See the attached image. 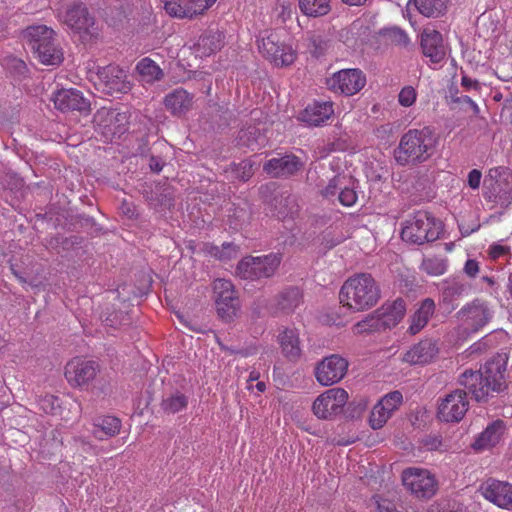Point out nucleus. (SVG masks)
<instances>
[{
	"label": "nucleus",
	"mask_w": 512,
	"mask_h": 512,
	"mask_svg": "<svg viewBox=\"0 0 512 512\" xmlns=\"http://www.w3.org/2000/svg\"><path fill=\"white\" fill-rule=\"evenodd\" d=\"M507 359L506 354H496L479 371H464L458 382L477 402L486 401L492 393L505 389Z\"/></svg>",
	"instance_id": "obj_1"
},
{
	"label": "nucleus",
	"mask_w": 512,
	"mask_h": 512,
	"mask_svg": "<svg viewBox=\"0 0 512 512\" xmlns=\"http://www.w3.org/2000/svg\"><path fill=\"white\" fill-rule=\"evenodd\" d=\"M340 302L353 312H362L374 307L381 298V289L369 273L350 276L342 285Z\"/></svg>",
	"instance_id": "obj_2"
},
{
	"label": "nucleus",
	"mask_w": 512,
	"mask_h": 512,
	"mask_svg": "<svg viewBox=\"0 0 512 512\" xmlns=\"http://www.w3.org/2000/svg\"><path fill=\"white\" fill-rule=\"evenodd\" d=\"M435 144V137L429 128L410 129L401 137L394 158L403 166L424 162L433 154Z\"/></svg>",
	"instance_id": "obj_3"
},
{
	"label": "nucleus",
	"mask_w": 512,
	"mask_h": 512,
	"mask_svg": "<svg viewBox=\"0 0 512 512\" xmlns=\"http://www.w3.org/2000/svg\"><path fill=\"white\" fill-rule=\"evenodd\" d=\"M22 37L36 58L46 65H58L62 51L55 42V31L46 25H32L22 32Z\"/></svg>",
	"instance_id": "obj_4"
},
{
	"label": "nucleus",
	"mask_w": 512,
	"mask_h": 512,
	"mask_svg": "<svg viewBox=\"0 0 512 512\" xmlns=\"http://www.w3.org/2000/svg\"><path fill=\"white\" fill-rule=\"evenodd\" d=\"M442 223L427 211H417L406 221L401 237L404 241L423 245L440 237Z\"/></svg>",
	"instance_id": "obj_5"
},
{
	"label": "nucleus",
	"mask_w": 512,
	"mask_h": 512,
	"mask_svg": "<svg viewBox=\"0 0 512 512\" xmlns=\"http://www.w3.org/2000/svg\"><path fill=\"white\" fill-rule=\"evenodd\" d=\"M483 197L486 201L508 206L512 201V173L506 167L489 169L483 182Z\"/></svg>",
	"instance_id": "obj_6"
},
{
	"label": "nucleus",
	"mask_w": 512,
	"mask_h": 512,
	"mask_svg": "<svg viewBox=\"0 0 512 512\" xmlns=\"http://www.w3.org/2000/svg\"><path fill=\"white\" fill-rule=\"evenodd\" d=\"M94 85L99 92L115 98L127 94L133 86L127 71L113 64L97 68Z\"/></svg>",
	"instance_id": "obj_7"
},
{
	"label": "nucleus",
	"mask_w": 512,
	"mask_h": 512,
	"mask_svg": "<svg viewBox=\"0 0 512 512\" xmlns=\"http://www.w3.org/2000/svg\"><path fill=\"white\" fill-rule=\"evenodd\" d=\"M401 478L406 490L420 499L431 498L438 488L435 476L427 469L407 468L403 470Z\"/></svg>",
	"instance_id": "obj_8"
},
{
	"label": "nucleus",
	"mask_w": 512,
	"mask_h": 512,
	"mask_svg": "<svg viewBox=\"0 0 512 512\" xmlns=\"http://www.w3.org/2000/svg\"><path fill=\"white\" fill-rule=\"evenodd\" d=\"M258 48L266 59L278 67L289 66L296 59L295 51L280 41L277 32L265 31L259 40Z\"/></svg>",
	"instance_id": "obj_9"
},
{
	"label": "nucleus",
	"mask_w": 512,
	"mask_h": 512,
	"mask_svg": "<svg viewBox=\"0 0 512 512\" xmlns=\"http://www.w3.org/2000/svg\"><path fill=\"white\" fill-rule=\"evenodd\" d=\"M281 257L269 254L261 257H246L237 265V274L243 279L259 280L271 277L280 265Z\"/></svg>",
	"instance_id": "obj_10"
},
{
	"label": "nucleus",
	"mask_w": 512,
	"mask_h": 512,
	"mask_svg": "<svg viewBox=\"0 0 512 512\" xmlns=\"http://www.w3.org/2000/svg\"><path fill=\"white\" fill-rule=\"evenodd\" d=\"M213 292L218 315L224 321H231L239 309L234 285L230 280L216 279L213 282Z\"/></svg>",
	"instance_id": "obj_11"
},
{
	"label": "nucleus",
	"mask_w": 512,
	"mask_h": 512,
	"mask_svg": "<svg viewBox=\"0 0 512 512\" xmlns=\"http://www.w3.org/2000/svg\"><path fill=\"white\" fill-rule=\"evenodd\" d=\"M366 84V76L360 69H342L327 78V87L334 91L352 96L363 89Z\"/></svg>",
	"instance_id": "obj_12"
},
{
	"label": "nucleus",
	"mask_w": 512,
	"mask_h": 512,
	"mask_svg": "<svg viewBox=\"0 0 512 512\" xmlns=\"http://www.w3.org/2000/svg\"><path fill=\"white\" fill-rule=\"evenodd\" d=\"M348 401V393L343 388H331L319 395L312 406L319 419H329L339 414Z\"/></svg>",
	"instance_id": "obj_13"
},
{
	"label": "nucleus",
	"mask_w": 512,
	"mask_h": 512,
	"mask_svg": "<svg viewBox=\"0 0 512 512\" xmlns=\"http://www.w3.org/2000/svg\"><path fill=\"white\" fill-rule=\"evenodd\" d=\"M348 366L347 359L338 354L327 356L315 367L316 380L322 386H331L338 383L346 375Z\"/></svg>",
	"instance_id": "obj_14"
},
{
	"label": "nucleus",
	"mask_w": 512,
	"mask_h": 512,
	"mask_svg": "<svg viewBox=\"0 0 512 512\" xmlns=\"http://www.w3.org/2000/svg\"><path fill=\"white\" fill-rule=\"evenodd\" d=\"M62 21L77 33L93 36L97 33L94 16L83 3H74L61 15Z\"/></svg>",
	"instance_id": "obj_15"
},
{
	"label": "nucleus",
	"mask_w": 512,
	"mask_h": 512,
	"mask_svg": "<svg viewBox=\"0 0 512 512\" xmlns=\"http://www.w3.org/2000/svg\"><path fill=\"white\" fill-rule=\"evenodd\" d=\"M469 401L467 392L456 389L442 399L438 407V418L445 422H459L467 413Z\"/></svg>",
	"instance_id": "obj_16"
},
{
	"label": "nucleus",
	"mask_w": 512,
	"mask_h": 512,
	"mask_svg": "<svg viewBox=\"0 0 512 512\" xmlns=\"http://www.w3.org/2000/svg\"><path fill=\"white\" fill-rule=\"evenodd\" d=\"M465 330L477 332L492 318V312L487 304L479 299L463 306L457 313Z\"/></svg>",
	"instance_id": "obj_17"
},
{
	"label": "nucleus",
	"mask_w": 512,
	"mask_h": 512,
	"mask_svg": "<svg viewBox=\"0 0 512 512\" xmlns=\"http://www.w3.org/2000/svg\"><path fill=\"white\" fill-rule=\"evenodd\" d=\"M99 372V365L92 360L74 358L65 367V378L72 387H83L93 381Z\"/></svg>",
	"instance_id": "obj_18"
},
{
	"label": "nucleus",
	"mask_w": 512,
	"mask_h": 512,
	"mask_svg": "<svg viewBox=\"0 0 512 512\" xmlns=\"http://www.w3.org/2000/svg\"><path fill=\"white\" fill-rule=\"evenodd\" d=\"M480 494L497 507L512 511V484L489 478L479 487Z\"/></svg>",
	"instance_id": "obj_19"
},
{
	"label": "nucleus",
	"mask_w": 512,
	"mask_h": 512,
	"mask_svg": "<svg viewBox=\"0 0 512 512\" xmlns=\"http://www.w3.org/2000/svg\"><path fill=\"white\" fill-rule=\"evenodd\" d=\"M304 166L301 159L293 154H287L268 160L263 170L273 178H288L299 172Z\"/></svg>",
	"instance_id": "obj_20"
},
{
	"label": "nucleus",
	"mask_w": 512,
	"mask_h": 512,
	"mask_svg": "<svg viewBox=\"0 0 512 512\" xmlns=\"http://www.w3.org/2000/svg\"><path fill=\"white\" fill-rule=\"evenodd\" d=\"M166 12L174 17L185 18L201 14L216 0H161Z\"/></svg>",
	"instance_id": "obj_21"
},
{
	"label": "nucleus",
	"mask_w": 512,
	"mask_h": 512,
	"mask_svg": "<svg viewBox=\"0 0 512 512\" xmlns=\"http://www.w3.org/2000/svg\"><path fill=\"white\" fill-rule=\"evenodd\" d=\"M55 107L62 111H78L86 113L90 111V102L77 89H61L53 97Z\"/></svg>",
	"instance_id": "obj_22"
},
{
	"label": "nucleus",
	"mask_w": 512,
	"mask_h": 512,
	"mask_svg": "<svg viewBox=\"0 0 512 512\" xmlns=\"http://www.w3.org/2000/svg\"><path fill=\"white\" fill-rule=\"evenodd\" d=\"M40 409L46 414L59 415L65 420H69L71 411L79 415L81 411L80 403L73 398L61 401L58 397L50 394L41 396L38 400Z\"/></svg>",
	"instance_id": "obj_23"
},
{
	"label": "nucleus",
	"mask_w": 512,
	"mask_h": 512,
	"mask_svg": "<svg viewBox=\"0 0 512 512\" xmlns=\"http://www.w3.org/2000/svg\"><path fill=\"white\" fill-rule=\"evenodd\" d=\"M165 108L173 115L181 117L186 115L193 107L194 95L184 88H176L164 97Z\"/></svg>",
	"instance_id": "obj_24"
},
{
	"label": "nucleus",
	"mask_w": 512,
	"mask_h": 512,
	"mask_svg": "<svg viewBox=\"0 0 512 512\" xmlns=\"http://www.w3.org/2000/svg\"><path fill=\"white\" fill-rule=\"evenodd\" d=\"M437 352L436 343L430 339H425L412 346L403 355L402 360L410 365H424L431 362Z\"/></svg>",
	"instance_id": "obj_25"
},
{
	"label": "nucleus",
	"mask_w": 512,
	"mask_h": 512,
	"mask_svg": "<svg viewBox=\"0 0 512 512\" xmlns=\"http://www.w3.org/2000/svg\"><path fill=\"white\" fill-rule=\"evenodd\" d=\"M334 114L331 101H314L301 113L300 119L311 126H320Z\"/></svg>",
	"instance_id": "obj_26"
},
{
	"label": "nucleus",
	"mask_w": 512,
	"mask_h": 512,
	"mask_svg": "<svg viewBox=\"0 0 512 512\" xmlns=\"http://www.w3.org/2000/svg\"><path fill=\"white\" fill-rule=\"evenodd\" d=\"M421 47L424 55L434 63H439L445 57L442 35L436 30H424L421 37Z\"/></svg>",
	"instance_id": "obj_27"
},
{
	"label": "nucleus",
	"mask_w": 512,
	"mask_h": 512,
	"mask_svg": "<svg viewBox=\"0 0 512 512\" xmlns=\"http://www.w3.org/2000/svg\"><path fill=\"white\" fill-rule=\"evenodd\" d=\"M505 425L502 420H496L490 425L487 426V428L479 434V436L474 441L472 447L475 450H486L491 447H494L497 445L504 433Z\"/></svg>",
	"instance_id": "obj_28"
},
{
	"label": "nucleus",
	"mask_w": 512,
	"mask_h": 512,
	"mask_svg": "<svg viewBox=\"0 0 512 512\" xmlns=\"http://www.w3.org/2000/svg\"><path fill=\"white\" fill-rule=\"evenodd\" d=\"M283 355L290 361H297L302 354L299 333L296 329H284L278 336Z\"/></svg>",
	"instance_id": "obj_29"
},
{
	"label": "nucleus",
	"mask_w": 512,
	"mask_h": 512,
	"mask_svg": "<svg viewBox=\"0 0 512 512\" xmlns=\"http://www.w3.org/2000/svg\"><path fill=\"white\" fill-rule=\"evenodd\" d=\"M120 429V419L114 416H104L94 422L92 434L96 439L103 441L118 435Z\"/></svg>",
	"instance_id": "obj_30"
},
{
	"label": "nucleus",
	"mask_w": 512,
	"mask_h": 512,
	"mask_svg": "<svg viewBox=\"0 0 512 512\" xmlns=\"http://www.w3.org/2000/svg\"><path fill=\"white\" fill-rule=\"evenodd\" d=\"M223 45V35L218 31H208L200 36L195 45L196 53L201 56H210L220 50Z\"/></svg>",
	"instance_id": "obj_31"
},
{
	"label": "nucleus",
	"mask_w": 512,
	"mask_h": 512,
	"mask_svg": "<svg viewBox=\"0 0 512 512\" xmlns=\"http://www.w3.org/2000/svg\"><path fill=\"white\" fill-rule=\"evenodd\" d=\"M239 147H246L252 151L265 146L266 137L255 126H249L241 129L236 138Z\"/></svg>",
	"instance_id": "obj_32"
},
{
	"label": "nucleus",
	"mask_w": 512,
	"mask_h": 512,
	"mask_svg": "<svg viewBox=\"0 0 512 512\" xmlns=\"http://www.w3.org/2000/svg\"><path fill=\"white\" fill-rule=\"evenodd\" d=\"M136 71L139 73L141 81L147 84H153L164 77L163 70L152 59L145 57L136 65Z\"/></svg>",
	"instance_id": "obj_33"
},
{
	"label": "nucleus",
	"mask_w": 512,
	"mask_h": 512,
	"mask_svg": "<svg viewBox=\"0 0 512 512\" xmlns=\"http://www.w3.org/2000/svg\"><path fill=\"white\" fill-rule=\"evenodd\" d=\"M435 310V303L432 299H425L418 310L413 314L411 318V325L409 327V332L411 334L418 333L425 325L428 323V320L432 316Z\"/></svg>",
	"instance_id": "obj_34"
},
{
	"label": "nucleus",
	"mask_w": 512,
	"mask_h": 512,
	"mask_svg": "<svg viewBox=\"0 0 512 512\" xmlns=\"http://www.w3.org/2000/svg\"><path fill=\"white\" fill-rule=\"evenodd\" d=\"M302 300V294L298 288H289L281 292L276 298V308L280 312L290 313L296 309Z\"/></svg>",
	"instance_id": "obj_35"
},
{
	"label": "nucleus",
	"mask_w": 512,
	"mask_h": 512,
	"mask_svg": "<svg viewBox=\"0 0 512 512\" xmlns=\"http://www.w3.org/2000/svg\"><path fill=\"white\" fill-rule=\"evenodd\" d=\"M448 0H410L418 12L425 17H439L447 10Z\"/></svg>",
	"instance_id": "obj_36"
},
{
	"label": "nucleus",
	"mask_w": 512,
	"mask_h": 512,
	"mask_svg": "<svg viewBox=\"0 0 512 512\" xmlns=\"http://www.w3.org/2000/svg\"><path fill=\"white\" fill-rule=\"evenodd\" d=\"M330 1L331 0H299V7L307 16L320 17L330 12Z\"/></svg>",
	"instance_id": "obj_37"
},
{
	"label": "nucleus",
	"mask_w": 512,
	"mask_h": 512,
	"mask_svg": "<svg viewBox=\"0 0 512 512\" xmlns=\"http://www.w3.org/2000/svg\"><path fill=\"white\" fill-rule=\"evenodd\" d=\"M405 314V303L401 299H397L394 303L386 308L382 314L381 320L384 327H393L403 318Z\"/></svg>",
	"instance_id": "obj_38"
},
{
	"label": "nucleus",
	"mask_w": 512,
	"mask_h": 512,
	"mask_svg": "<svg viewBox=\"0 0 512 512\" xmlns=\"http://www.w3.org/2000/svg\"><path fill=\"white\" fill-rule=\"evenodd\" d=\"M188 405V398L182 393L172 394L162 400L161 408L168 414H175Z\"/></svg>",
	"instance_id": "obj_39"
},
{
	"label": "nucleus",
	"mask_w": 512,
	"mask_h": 512,
	"mask_svg": "<svg viewBox=\"0 0 512 512\" xmlns=\"http://www.w3.org/2000/svg\"><path fill=\"white\" fill-rule=\"evenodd\" d=\"M421 269L428 275L440 276L445 273L447 265L445 260L438 257H432L423 260Z\"/></svg>",
	"instance_id": "obj_40"
},
{
	"label": "nucleus",
	"mask_w": 512,
	"mask_h": 512,
	"mask_svg": "<svg viewBox=\"0 0 512 512\" xmlns=\"http://www.w3.org/2000/svg\"><path fill=\"white\" fill-rule=\"evenodd\" d=\"M391 413L386 411L384 406L381 403H377L370 414L369 423L373 429H380L384 426V424L391 417Z\"/></svg>",
	"instance_id": "obj_41"
},
{
	"label": "nucleus",
	"mask_w": 512,
	"mask_h": 512,
	"mask_svg": "<svg viewBox=\"0 0 512 512\" xmlns=\"http://www.w3.org/2000/svg\"><path fill=\"white\" fill-rule=\"evenodd\" d=\"M466 290L467 287L464 283L452 281L443 289V298L445 301L452 302L462 297Z\"/></svg>",
	"instance_id": "obj_42"
},
{
	"label": "nucleus",
	"mask_w": 512,
	"mask_h": 512,
	"mask_svg": "<svg viewBox=\"0 0 512 512\" xmlns=\"http://www.w3.org/2000/svg\"><path fill=\"white\" fill-rule=\"evenodd\" d=\"M382 325L381 318H375L374 316H369L362 321H359L353 326V332L355 334H363L372 332L374 330H378Z\"/></svg>",
	"instance_id": "obj_43"
},
{
	"label": "nucleus",
	"mask_w": 512,
	"mask_h": 512,
	"mask_svg": "<svg viewBox=\"0 0 512 512\" xmlns=\"http://www.w3.org/2000/svg\"><path fill=\"white\" fill-rule=\"evenodd\" d=\"M403 400L402 394L399 391H393L385 395L379 403L384 406L386 411L390 412L391 414L398 409V407L401 405Z\"/></svg>",
	"instance_id": "obj_44"
},
{
	"label": "nucleus",
	"mask_w": 512,
	"mask_h": 512,
	"mask_svg": "<svg viewBox=\"0 0 512 512\" xmlns=\"http://www.w3.org/2000/svg\"><path fill=\"white\" fill-rule=\"evenodd\" d=\"M345 182H347L346 176L337 175L329 181L328 185L321 191V194L326 198L335 196Z\"/></svg>",
	"instance_id": "obj_45"
},
{
	"label": "nucleus",
	"mask_w": 512,
	"mask_h": 512,
	"mask_svg": "<svg viewBox=\"0 0 512 512\" xmlns=\"http://www.w3.org/2000/svg\"><path fill=\"white\" fill-rule=\"evenodd\" d=\"M338 199L343 206L350 207L355 204L357 193L354 188H349L345 183L338 192Z\"/></svg>",
	"instance_id": "obj_46"
},
{
	"label": "nucleus",
	"mask_w": 512,
	"mask_h": 512,
	"mask_svg": "<svg viewBox=\"0 0 512 512\" xmlns=\"http://www.w3.org/2000/svg\"><path fill=\"white\" fill-rule=\"evenodd\" d=\"M422 446L428 451H444L447 449V445L437 435H429L423 438Z\"/></svg>",
	"instance_id": "obj_47"
},
{
	"label": "nucleus",
	"mask_w": 512,
	"mask_h": 512,
	"mask_svg": "<svg viewBox=\"0 0 512 512\" xmlns=\"http://www.w3.org/2000/svg\"><path fill=\"white\" fill-rule=\"evenodd\" d=\"M417 93L412 86H405L398 95V102L403 107H410L416 101Z\"/></svg>",
	"instance_id": "obj_48"
},
{
	"label": "nucleus",
	"mask_w": 512,
	"mask_h": 512,
	"mask_svg": "<svg viewBox=\"0 0 512 512\" xmlns=\"http://www.w3.org/2000/svg\"><path fill=\"white\" fill-rule=\"evenodd\" d=\"M214 255L218 257L220 260H227L235 257L237 255L238 249L232 243H223L222 249L215 248Z\"/></svg>",
	"instance_id": "obj_49"
},
{
	"label": "nucleus",
	"mask_w": 512,
	"mask_h": 512,
	"mask_svg": "<svg viewBox=\"0 0 512 512\" xmlns=\"http://www.w3.org/2000/svg\"><path fill=\"white\" fill-rule=\"evenodd\" d=\"M390 40L401 46H407L409 44V37L402 29L394 27L388 30Z\"/></svg>",
	"instance_id": "obj_50"
},
{
	"label": "nucleus",
	"mask_w": 512,
	"mask_h": 512,
	"mask_svg": "<svg viewBox=\"0 0 512 512\" xmlns=\"http://www.w3.org/2000/svg\"><path fill=\"white\" fill-rule=\"evenodd\" d=\"M115 118V113L111 110L101 109L98 110L94 116V121L104 127H108L109 123Z\"/></svg>",
	"instance_id": "obj_51"
},
{
	"label": "nucleus",
	"mask_w": 512,
	"mask_h": 512,
	"mask_svg": "<svg viewBox=\"0 0 512 512\" xmlns=\"http://www.w3.org/2000/svg\"><path fill=\"white\" fill-rule=\"evenodd\" d=\"M277 202L281 206L278 208L279 217L284 218L288 216L290 213H292V209L295 206L294 199L290 197H282Z\"/></svg>",
	"instance_id": "obj_52"
},
{
	"label": "nucleus",
	"mask_w": 512,
	"mask_h": 512,
	"mask_svg": "<svg viewBox=\"0 0 512 512\" xmlns=\"http://www.w3.org/2000/svg\"><path fill=\"white\" fill-rule=\"evenodd\" d=\"M481 178H482V173L480 170L478 169H472L469 173H468V179H467V182H468V185L471 189L473 190H477L479 189L480 187V184H481Z\"/></svg>",
	"instance_id": "obj_53"
},
{
	"label": "nucleus",
	"mask_w": 512,
	"mask_h": 512,
	"mask_svg": "<svg viewBox=\"0 0 512 512\" xmlns=\"http://www.w3.org/2000/svg\"><path fill=\"white\" fill-rule=\"evenodd\" d=\"M253 165L254 164L251 160H243L241 163H239L238 170L242 171V174L240 176L242 180L246 181L252 176Z\"/></svg>",
	"instance_id": "obj_54"
},
{
	"label": "nucleus",
	"mask_w": 512,
	"mask_h": 512,
	"mask_svg": "<svg viewBox=\"0 0 512 512\" xmlns=\"http://www.w3.org/2000/svg\"><path fill=\"white\" fill-rule=\"evenodd\" d=\"M451 98L454 103L468 104L472 108L474 114H478L480 111L478 105L469 96H452Z\"/></svg>",
	"instance_id": "obj_55"
},
{
	"label": "nucleus",
	"mask_w": 512,
	"mask_h": 512,
	"mask_svg": "<svg viewBox=\"0 0 512 512\" xmlns=\"http://www.w3.org/2000/svg\"><path fill=\"white\" fill-rule=\"evenodd\" d=\"M461 85L462 87H464L466 90H474V91H479L481 89V84L479 83V81L475 80V79H472L466 75H464L461 79Z\"/></svg>",
	"instance_id": "obj_56"
},
{
	"label": "nucleus",
	"mask_w": 512,
	"mask_h": 512,
	"mask_svg": "<svg viewBox=\"0 0 512 512\" xmlns=\"http://www.w3.org/2000/svg\"><path fill=\"white\" fill-rule=\"evenodd\" d=\"M507 253H509V248L499 244L492 245L489 250V255L493 259H497Z\"/></svg>",
	"instance_id": "obj_57"
},
{
	"label": "nucleus",
	"mask_w": 512,
	"mask_h": 512,
	"mask_svg": "<svg viewBox=\"0 0 512 512\" xmlns=\"http://www.w3.org/2000/svg\"><path fill=\"white\" fill-rule=\"evenodd\" d=\"M464 271L469 277H475L479 272V264L476 260L469 259L466 261Z\"/></svg>",
	"instance_id": "obj_58"
},
{
	"label": "nucleus",
	"mask_w": 512,
	"mask_h": 512,
	"mask_svg": "<svg viewBox=\"0 0 512 512\" xmlns=\"http://www.w3.org/2000/svg\"><path fill=\"white\" fill-rule=\"evenodd\" d=\"M291 15H292V8L290 5H281L280 6L278 18H280L283 23H285L288 19H290Z\"/></svg>",
	"instance_id": "obj_59"
},
{
	"label": "nucleus",
	"mask_w": 512,
	"mask_h": 512,
	"mask_svg": "<svg viewBox=\"0 0 512 512\" xmlns=\"http://www.w3.org/2000/svg\"><path fill=\"white\" fill-rule=\"evenodd\" d=\"M149 167L152 171L159 173L163 169V162L160 158L151 156L149 159Z\"/></svg>",
	"instance_id": "obj_60"
},
{
	"label": "nucleus",
	"mask_w": 512,
	"mask_h": 512,
	"mask_svg": "<svg viewBox=\"0 0 512 512\" xmlns=\"http://www.w3.org/2000/svg\"><path fill=\"white\" fill-rule=\"evenodd\" d=\"M165 193L161 194L162 198L159 200L161 205L170 206L172 204V196L168 189L164 190Z\"/></svg>",
	"instance_id": "obj_61"
},
{
	"label": "nucleus",
	"mask_w": 512,
	"mask_h": 512,
	"mask_svg": "<svg viewBox=\"0 0 512 512\" xmlns=\"http://www.w3.org/2000/svg\"><path fill=\"white\" fill-rule=\"evenodd\" d=\"M345 4L350 6H362L370 2L371 0H342Z\"/></svg>",
	"instance_id": "obj_62"
},
{
	"label": "nucleus",
	"mask_w": 512,
	"mask_h": 512,
	"mask_svg": "<svg viewBox=\"0 0 512 512\" xmlns=\"http://www.w3.org/2000/svg\"><path fill=\"white\" fill-rule=\"evenodd\" d=\"M259 377H260V373L258 371H256V370H253V371L250 372L249 378H248L247 381L249 383H252L253 381H257L259 379Z\"/></svg>",
	"instance_id": "obj_63"
},
{
	"label": "nucleus",
	"mask_w": 512,
	"mask_h": 512,
	"mask_svg": "<svg viewBox=\"0 0 512 512\" xmlns=\"http://www.w3.org/2000/svg\"><path fill=\"white\" fill-rule=\"evenodd\" d=\"M497 74H498V77L500 79H502L503 81L512 80V76L511 77L503 76V67H498Z\"/></svg>",
	"instance_id": "obj_64"
}]
</instances>
